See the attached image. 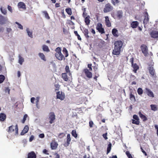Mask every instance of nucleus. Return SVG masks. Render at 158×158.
Returning a JSON list of instances; mask_svg holds the SVG:
<instances>
[{
    "instance_id": "nucleus-1",
    "label": "nucleus",
    "mask_w": 158,
    "mask_h": 158,
    "mask_svg": "<svg viewBox=\"0 0 158 158\" xmlns=\"http://www.w3.org/2000/svg\"><path fill=\"white\" fill-rule=\"evenodd\" d=\"M114 49L113 50L112 54L116 55H119L120 54L123 43L121 40H118L114 42Z\"/></svg>"
},
{
    "instance_id": "nucleus-2",
    "label": "nucleus",
    "mask_w": 158,
    "mask_h": 158,
    "mask_svg": "<svg viewBox=\"0 0 158 158\" xmlns=\"http://www.w3.org/2000/svg\"><path fill=\"white\" fill-rule=\"evenodd\" d=\"M56 53L55 56L57 59L62 60L65 59L64 56L61 53V49L60 47H58L55 50Z\"/></svg>"
},
{
    "instance_id": "nucleus-3",
    "label": "nucleus",
    "mask_w": 158,
    "mask_h": 158,
    "mask_svg": "<svg viewBox=\"0 0 158 158\" xmlns=\"http://www.w3.org/2000/svg\"><path fill=\"white\" fill-rule=\"evenodd\" d=\"M8 132H12L15 131V135H17L18 134V127L17 124H16L15 126L12 125L8 127V129L7 130Z\"/></svg>"
},
{
    "instance_id": "nucleus-4",
    "label": "nucleus",
    "mask_w": 158,
    "mask_h": 158,
    "mask_svg": "<svg viewBox=\"0 0 158 158\" xmlns=\"http://www.w3.org/2000/svg\"><path fill=\"white\" fill-rule=\"evenodd\" d=\"M140 48L142 51V52L144 54L145 56H148V49L147 46L144 44H142L141 47Z\"/></svg>"
},
{
    "instance_id": "nucleus-5",
    "label": "nucleus",
    "mask_w": 158,
    "mask_h": 158,
    "mask_svg": "<svg viewBox=\"0 0 158 158\" xmlns=\"http://www.w3.org/2000/svg\"><path fill=\"white\" fill-rule=\"evenodd\" d=\"M113 9V7L111 4L108 3L105 5V7L103 9V12L104 13H107L112 11Z\"/></svg>"
},
{
    "instance_id": "nucleus-6",
    "label": "nucleus",
    "mask_w": 158,
    "mask_h": 158,
    "mask_svg": "<svg viewBox=\"0 0 158 158\" xmlns=\"http://www.w3.org/2000/svg\"><path fill=\"white\" fill-rule=\"evenodd\" d=\"M96 29L98 32L102 34H104L105 33L104 29L102 27V25L101 23H98L96 27Z\"/></svg>"
},
{
    "instance_id": "nucleus-7",
    "label": "nucleus",
    "mask_w": 158,
    "mask_h": 158,
    "mask_svg": "<svg viewBox=\"0 0 158 158\" xmlns=\"http://www.w3.org/2000/svg\"><path fill=\"white\" fill-rule=\"evenodd\" d=\"M56 98L61 101L64 100L65 98L64 93L62 91L56 92Z\"/></svg>"
},
{
    "instance_id": "nucleus-8",
    "label": "nucleus",
    "mask_w": 158,
    "mask_h": 158,
    "mask_svg": "<svg viewBox=\"0 0 158 158\" xmlns=\"http://www.w3.org/2000/svg\"><path fill=\"white\" fill-rule=\"evenodd\" d=\"M55 115L53 112H51L49 114L48 119L49 120V123L50 124H52L54 122L56 119Z\"/></svg>"
},
{
    "instance_id": "nucleus-9",
    "label": "nucleus",
    "mask_w": 158,
    "mask_h": 158,
    "mask_svg": "<svg viewBox=\"0 0 158 158\" xmlns=\"http://www.w3.org/2000/svg\"><path fill=\"white\" fill-rule=\"evenodd\" d=\"M153 65V64L151 66H149L148 69L149 70L150 74H151V77H156V75L155 74V70L152 66Z\"/></svg>"
},
{
    "instance_id": "nucleus-10",
    "label": "nucleus",
    "mask_w": 158,
    "mask_h": 158,
    "mask_svg": "<svg viewBox=\"0 0 158 158\" xmlns=\"http://www.w3.org/2000/svg\"><path fill=\"white\" fill-rule=\"evenodd\" d=\"M61 77L63 80L65 81H68L70 78V77L66 73H63L61 74Z\"/></svg>"
},
{
    "instance_id": "nucleus-11",
    "label": "nucleus",
    "mask_w": 158,
    "mask_h": 158,
    "mask_svg": "<svg viewBox=\"0 0 158 158\" xmlns=\"http://www.w3.org/2000/svg\"><path fill=\"white\" fill-rule=\"evenodd\" d=\"M83 71L87 77L89 78L92 77V73L90 72L89 71L88 69H84Z\"/></svg>"
},
{
    "instance_id": "nucleus-12",
    "label": "nucleus",
    "mask_w": 158,
    "mask_h": 158,
    "mask_svg": "<svg viewBox=\"0 0 158 158\" xmlns=\"http://www.w3.org/2000/svg\"><path fill=\"white\" fill-rule=\"evenodd\" d=\"M7 20V17H5L0 15V24H3L6 23V22Z\"/></svg>"
},
{
    "instance_id": "nucleus-13",
    "label": "nucleus",
    "mask_w": 158,
    "mask_h": 158,
    "mask_svg": "<svg viewBox=\"0 0 158 158\" xmlns=\"http://www.w3.org/2000/svg\"><path fill=\"white\" fill-rule=\"evenodd\" d=\"M146 92L148 96H149L153 98L154 97V95L152 91L150 89L148 88H146Z\"/></svg>"
},
{
    "instance_id": "nucleus-14",
    "label": "nucleus",
    "mask_w": 158,
    "mask_h": 158,
    "mask_svg": "<svg viewBox=\"0 0 158 158\" xmlns=\"http://www.w3.org/2000/svg\"><path fill=\"white\" fill-rule=\"evenodd\" d=\"M71 140L70 135L69 134L67 135L66 142L64 144V145L65 147H67L69 146L70 144V142Z\"/></svg>"
},
{
    "instance_id": "nucleus-15",
    "label": "nucleus",
    "mask_w": 158,
    "mask_h": 158,
    "mask_svg": "<svg viewBox=\"0 0 158 158\" xmlns=\"http://www.w3.org/2000/svg\"><path fill=\"white\" fill-rule=\"evenodd\" d=\"M139 24V23L138 21H132L131 23V26L133 28H135L137 27Z\"/></svg>"
},
{
    "instance_id": "nucleus-16",
    "label": "nucleus",
    "mask_w": 158,
    "mask_h": 158,
    "mask_svg": "<svg viewBox=\"0 0 158 158\" xmlns=\"http://www.w3.org/2000/svg\"><path fill=\"white\" fill-rule=\"evenodd\" d=\"M18 6L19 8H22L23 10H26V6L23 2H19Z\"/></svg>"
},
{
    "instance_id": "nucleus-17",
    "label": "nucleus",
    "mask_w": 158,
    "mask_h": 158,
    "mask_svg": "<svg viewBox=\"0 0 158 158\" xmlns=\"http://www.w3.org/2000/svg\"><path fill=\"white\" fill-rule=\"evenodd\" d=\"M105 18V23L106 26L108 27H110L111 26V23L110 21L109 18L108 16H106Z\"/></svg>"
},
{
    "instance_id": "nucleus-18",
    "label": "nucleus",
    "mask_w": 158,
    "mask_h": 158,
    "mask_svg": "<svg viewBox=\"0 0 158 158\" xmlns=\"http://www.w3.org/2000/svg\"><path fill=\"white\" fill-rule=\"evenodd\" d=\"M29 129V127L27 125L25 126L23 129L21 133V135H24L27 132Z\"/></svg>"
},
{
    "instance_id": "nucleus-19",
    "label": "nucleus",
    "mask_w": 158,
    "mask_h": 158,
    "mask_svg": "<svg viewBox=\"0 0 158 158\" xmlns=\"http://www.w3.org/2000/svg\"><path fill=\"white\" fill-rule=\"evenodd\" d=\"M138 114L139 117L143 121H145L147 120V117L142 114L141 111H139Z\"/></svg>"
},
{
    "instance_id": "nucleus-20",
    "label": "nucleus",
    "mask_w": 158,
    "mask_h": 158,
    "mask_svg": "<svg viewBox=\"0 0 158 158\" xmlns=\"http://www.w3.org/2000/svg\"><path fill=\"white\" fill-rule=\"evenodd\" d=\"M36 156L34 152L32 151L28 154L27 158H36Z\"/></svg>"
},
{
    "instance_id": "nucleus-21",
    "label": "nucleus",
    "mask_w": 158,
    "mask_h": 158,
    "mask_svg": "<svg viewBox=\"0 0 158 158\" xmlns=\"http://www.w3.org/2000/svg\"><path fill=\"white\" fill-rule=\"evenodd\" d=\"M151 35L152 38H158V32L156 31H153L151 32Z\"/></svg>"
},
{
    "instance_id": "nucleus-22",
    "label": "nucleus",
    "mask_w": 158,
    "mask_h": 158,
    "mask_svg": "<svg viewBox=\"0 0 158 158\" xmlns=\"http://www.w3.org/2000/svg\"><path fill=\"white\" fill-rule=\"evenodd\" d=\"M112 33L115 37H117L118 36V31L116 28H114L112 29Z\"/></svg>"
},
{
    "instance_id": "nucleus-23",
    "label": "nucleus",
    "mask_w": 158,
    "mask_h": 158,
    "mask_svg": "<svg viewBox=\"0 0 158 158\" xmlns=\"http://www.w3.org/2000/svg\"><path fill=\"white\" fill-rule=\"evenodd\" d=\"M6 118V115L5 114L3 113L0 114V121H4Z\"/></svg>"
},
{
    "instance_id": "nucleus-24",
    "label": "nucleus",
    "mask_w": 158,
    "mask_h": 158,
    "mask_svg": "<svg viewBox=\"0 0 158 158\" xmlns=\"http://www.w3.org/2000/svg\"><path fill=\"white\" fill-rule=\"evenodd\" d=\"M62 52L64 56V58L67 57L69 56V53L68 51L67 50L66 48L64 47L63 48Z\"/></svg>"
},
{
    "instance_id": "nucleus-25",
    "label": "nucleus",
    "mask_w": 158,
    "mask_h": 158,
    "mask_svg": "<svg viewBox=\"0 0 158 158\" xmlns=\"http://www.w3.org/2000/svg\"><path fill=\"white\" fill-rule=\"evenodd\" d=\"M65 69L66 71L65 73H68V75L69 76H70L71 77H72V74L69 70V67L68 65H66V66L65 68Z\"/></svg>"
},
{
    "instance_id": "nucleus-26",
    "label": "nucleus",
    "mask_w": 158,
    "mask_h": 158,
    "mask_svg": "<svg viewBox=\"0 0 158 158\" xmlns=\"http://www.w3.org/2000/svg\"><path fill=\"white\" fill-rule=\"evenodd\" d=\"M132 66L134 69L133 71L135 73H136L137 71L139 69V66L136 63L132 65Z\"/></svg>"
},
{
    "instance_id": "nucleus-27",
    "label": "nucleus",
    "mask_w": 158,
    "mask_h": 158,
    "mask_svg": "<svg viewBox=\"0 0 158 158\" xmlns=\"http://www.w3.org/2000/svg\"><path fill=\"white\" fill-rule=\"evenodd\" d=\"M90 17L89 15H88L85 18V22L86 25H89L90 23Z\"/></svg>"
},
{
    "instance_id": "nucleus-28",
    "label": "nucleus",
    "mask_w": 158,
    "mask_h": 158,
    "mask_svg": "<svg viewBox=\"0 0 158 158\" xmlns=\"http://www.w3.org/2000/svg\"><path fill=\"white\" fill-rule=\"evenodd\" d=\"M42 49L43 50L44 52H48L50 51V49L48 47L45 45H43Z\"/></svg>"
},
{
    "instance_id": "nucleus-29",
    "label": "nucleus",
    "mask_w": 158,
    "mask_h": 158,
    "mask_svg": "<svg viewBox=\"0 0 158 158\" xmlns=\"http://www.w3.org/2000/svg\"><path fill=\"white\" fill-rule=\"evenodd\" d=\"M38 55L41 59L44 60V61H46V59L45 58V56L43 53H39Z\"/></svg>"
},
{
    "instance_id": "nucleus-30",
    "label": "nucleus",
    "mask_w": 158,
    "mask_h": 158,
    "mask_svg": "<svg viewBox=\"0 0 158 158\" xmlns=\"http://www.w3.org/2000/svg\"><path fill=\"white\" fill-rule=\"evenodd\" d=\"M117 17L119 18L120 19L123 16V12L122 10H118L117 11L116 15Z\"/></svg>"
},
{
    "instance_id": "nucleus-31",
    "label": "nucleus",
    "mask_w": 158,
    "mask_h": 158,
    "mask_svg": "<svg viewBox=\"0 0 158 158\" xmlns=\"http://www.w3.org/2000/svg\"><path fill=\"white\" fill-rule=\"evenodd\" d=\"M51 146L52 149H55L57 147L58 144L55 142L52 143H51Z\"/></svg>"
},
{
    "instance_id": "nucleus-32",
    "label": "nucleus",
    "mask_w": 158,
    "mask_h": 158,
    "mask_svg": "<svg viewBox=\"0 0 158 158\" xmlns=\"http://www.w3.org/2000/svg\"><path fill=\"white\" fill-rule=\"evenodd\" d=\"M150 107L152 110L154 111H156L158 110L157 106L156 105L152 104L150 105Z\"/></svg>"
},
{
    "instance_id": "nucleus-33",
    "label": "nucleus",
    "mask_w": 158,
    "mask_h": 158,
    "mask_svg": "<svg viewBox=\"0 0 158 158\" xmlns=\"http://www.w3.org/2000/svg\"><path fill=\"white\" fill-rule=\"evenodd\" d=\"M84 33L85 36V37L87 39H88L89 37V36L88 35L89 31L88 29H85L84 30Z\"/></svg>"
},
{
    "instance_id": "nucleus-34",
    "label": "nucleus",
    "mask_w": 158,
    "mask_h": 158,
    "mask_svg": "<svg viewBox=\"0 0 158 158\" xmlns=\"http://www.w3.org/2000/svg\"><path fill=\"white\" fill-rule=\"evenodd\" d=\"M112 144L110 143H109L108 145V147L107 149V154L108 153H109L111 149V148Z\"/></svg>"
},
{
    "instance_id": "nucleus-35",
    "label": "nucleus",
    "mask_w": 158,
    "mask_h": 158,
    "mask_svg": "<svg viewBox=\"0 0 158 158\" xmlns=\"http://www.w3.org/2000/svg\"><path fill=\"white\" fill-rule=\"evenodd\" d=\"M19 63L21 65H22L23 64V63L24 61V58L20 55L19 56Z\"/></svg>"
},
{
    "instance_id": "nucleus-36",
    "label": "nucleus",
    "mask_w": 158,
    "mask_h": 158,
    "mask_svg": "<svg viewBox=\"0 0 158 158\" xmlns=\"http://www.w3.org/2000/svg\"><path fill=\"white\" fill-rule=\"evenodd\" d=\"M130 99L131 101L134 102L136 101L135 96L131 93L130 94Z\"/></svg>"
},
{
    "instance_id": "nucleus-37",
    "label": "nucleus",
    "mask_w": 158,
    "mask_h": 158,
    "mask_svg": "<svg viewBox=\"0 0 158 158\" xmlns=\"http://www.w3.org/2000/svg\"><path fill=\"white\" fill-rule=\"evenodd\" d=\"M120 1L119 0H111V2L114 6H115L119 3Z\"/></svg>"
},
{
    "instance_id": "nucleus-38",
    "label": "nucleus",
    "mask_w": 158,
    "mask_h": 158,
    "mask_svg": "<svg viewBox=\"0 0 158 158\" xmlns=\"http://www.w3.org/2000/svg\"><path fill=\"white\" fill-rule=\"evenodd\" d=\"M26 30L29 36L31 38H33L32 31H29V29L28 28Z\"/></svg>"
},
{
    "instance_id": "nucleus-39",
    "label": "nucleus",
    "mask_w": 158,
    "mask_h": 158,
    "mask_svg": "<svg viewBox=\"0 0 158 158\" xmlns=\"http://www.w3.org/2000/svg\"><path fill=\"white\" fill-rule=\"evenodd\" d=\"M65 11L69 15H71L72 14V11L70 8H67L65 9Z\"/></svg>"
},
{
    "instance_id": "nucleus-40",
    "label": "nucleus",
    "mask_w": 158,
    "mask_h": 158,
    "mask_svg": "<svg viewBox=\"0 0 158 158\" xmlns=\"http://www.w3.org/2000/svg\"><path fill=\"white\" fill-rule=\"evenodd\" d=\"M71 134L75 138L77 137V135L76 133V131L75 130H72Z\"/></svg>"
},
{
    "instance_id": "nucleus-41",
    "label": "nucleus",
    "mask_w": 158,
    "mask_h": 158,
    "mask_svg": "<svg viewBox=\"0 0 158 158\" xmlns=\"http://www.w3.org/2000/svg\"><path fill=\"white\" fill-rule=\"evenodd\" d=\"M43 13L45 15V17L47 19H50V17L49 16L48 14L47 11H44L43 12Z\"/></svg>"
},
{
    "instance_id": "nucleus-42",
    "label": "nucleus",
    "mask_w": 158,
    "mask_h": 158,
    "mask_svg": "<svg viewBox=\"0 0 158 158\" xmlns=\"http://www.w3.org/2000/svg\"><path fill=\"white\" fill-rule=\"evenodd\" d=\"M137 93L138 94L141 95L143 93V90L142 88H139L137 89Z\"/></svg>"
},
{
    "instance_id": "nucleus-43",
    "label": "nucleus",
    "mask_w": 158,
    "mask_h": 158,
    "mask_svg": "<svg viewBox=\"0 0 158 158\" xmlns=\"http://www.w3.org/2000/svg\"><path fill=\"white\" fill-rule=\"evenodd\" d=\"M5 79V77L3 75H0V83H2Z\"/></svg>"
},
{
    "instance_id": "nucleus-44",
    "label": "nucleus",
    "mask_w": 158,
    "mask_h": 158,
    "mask_svg": "<svg viewBox=\"0 0 158 158\" xmlns=\"http://www.w3.org/2000/svg\"><path fill=\"white\" fill-rule=\"evenodd\" d=\"M132 123L133 124L137 125L139 124V120H136L134 119H132Z\"/></svg>"
},
{
    "instance_id": "nucleus-45",
    "label": "nucleus",
    "mask_w": 158,
    "mask_h": 158,
    "mask_svg": "<svg viewBox=\"0 0 158 158\" xmlns=\"http://www.w3.org/2000/svg\"><path fill=\"white\" fill-rule=\"evenodd\" d=\"M0 10L2 13L4 15H6L7 13L6 10L5 9H3L2 7L0 8Z\"/></svg>"
},
{
    "instance_id": "nucleus-46",
    "label": "nucleus",
    "mask_w": 158,
    "mask_h": 158,
    "mask_svg": "<svg viewBox=\"0 0 158 158\" xmlns=\"http://www.w3.org/2000/svg\"><path fill=\"white\" fill-rule=\"evenodd\" d=\"M27 116H27V114H25L24 115L23 119L22 120V123H25V121L26 120V118H27Z\"/></svg>"
},
{
    "instance_id": "nucleus-47",
    "label": "nucleus",
    "mask_w": 158,
    "mask_h": 158,
    "mask_svg": "<svg viewBox=\"0 0 158 158\" xmlns=\"http://www.w3.org/2000/svg\"><path fill=\"white\" fill-rule=\"evenodd\" d=\"M144 16V18L149 19L148 15V12L146 11L144 12L143 13Z\"/></svg>"
},
{
    "instance_id": "nucleus-48",
    "label": "nucleus",
    "mask_w": 158,
    "mask_h": 158,
    "mask_svg": "<svg viewBox=\"0 0 158 158\" xmlns=\"http://www.w3.org/2000/svg\"><path fill=\"white\" fill-rule=\"evenodd\" d=\"M15 23L18 25V27L20 29H23V26L19 23L17 22H16Z\"/></svg>"
},
{
    "instance_id": "nucleus-49",
    "label": "nucleus",
    "mask_w": 158,
    "mask_h": 158,
    "mask_svg": "<svg viewBox=\"0 0 158 158\" xmlns=\"http://www.w3.org/2000/svg\"><path fill=\"white\" fill-rule=\"evenodd\" d=\"M85 8L84 9V12H83V14H82V16L84 18H85L86 17H87V14L85 12Z\"/></svg>"
},
{
    "instance_id": "nucleus-50",
    "label": "nucleus",
    "mask_w": 158,
    "mask_h": 158,
    "mask_svg": "<svg viewBox=\"0 0 158 158\" xmlns=\"http://www.w3.org/2000/svg\"><path fill=\"white\" fill-rule=\"evenodd\" d=\"M133 118L134 119V120H139V118L138 117V116L136 114H134L133 115Z\"/></svg>"
},
{
    "instance_id": "nucleus-51",
    "label": "nucleus",
    "mask_w": 158,
    "mask_h": 158,
    "mask_svg": "<svg viewBox=\"0 0 158 158\" xmlns=\"http://www.w3.org/2000/svg\"><path fill=\"white\" fill-rule=\"evenodd\" d=\"M107 133H105L103 134L102 135L103 137L105 139V140H107L108 139V138L107 137Z\"/></svg>"
},
{
    "instance_id": "nucleus-52",
    "label": "nucleus",
    "mask_w": 158,
    "mask_h": 158,
    "mask_svg": "<svg viewBox=\"0 0 158 158\" xmlns=\"http://www.w3.org/2000/svg\"><path fill=\"white\" fill-rule=\"evenodd\" d=\"M89 126L91 128L93 127V125L94 124L93 122L92 121H90L89 123Z\"/></svg>"
},
{
    "instance_id": "nucleus-53",
    "label": "nucleus",
    "mask_w": 158,
    "mask_h": 158,
    "mask_svg": "<svg viewBox=\"0 0 158 158\" xmlns=\"http://www.w3.org/2000/svg\"><path fill=\"white\" fill-rule=\"evenodd\" d=\"M149 19H144L143 21V23L145 24H147L148 22Z\"/></svg>"
},
{
    "instance_id": "nucleus-54",
    "label": "nucleus",
    "mask_w": 158,
    "mask_h": 158,
    "mask_svg": "<svg viewBox=\"0 0 158 158\" xmlns=\"http://www.w3.org/2000/svg\"><path fill=\"white\" fill-rule=\"evenodd\" d=\"M34 139V136L33 135H31L30 136L29 141L30 142H31Z\"/></svg>"
},
{
    "instance_id": "nucleus-55",
    "label": "nucleus",
    "mask_w": 158,
    "mask_h": 158,
    "mask_svg": "<svg viewBox=\"0 0 158 158\" xmlns=\"http://www.w3.org/2000/svg\"><path fill=\"white\" fill-rule=\"evenodd\" d=\"M43 153L47 155H49V153H48V151L46 149H44L43 151Z\"/></svg>"
},
{
    "instance_id": "nucleus-56",
    "label": "nucleus",
    "mask_w": 158,
    "mask_h": 158,
    "mask_svg": "<svg viewBox=\"0 0 158 158\" xmlns=\"http://www.w3.org/2000/svg\"><path fill=\"white\" fill-rule=\"evenodd\" d=\"M54 155L55 156V158H60V155L56 153H55Z\"/></svg>"
},
{
    "instance_id": "nucleus-57",
    "label": "nucleus",
    "mask_w": 158,
    "mask_h": 158,
    "mask_svg": "<svg viewBox=\"0 0 158 158\" xmlns=\"http://www.w3.org/2000/svg\"><path fill=\"white\" fill-rule=\"evenodd\" d=\"M55 86L56 88V90H58L59 89L60 85L58 84H55Z\"/></svg>"
},
{
    "instance_id": "nucleus-58",
    "label": "nucleus",
    "mask_w": 158,
    "mask_h": 158,
    "mask_svg": "<svg viewBox=\"0 0 158 158\" xmlns=\"http://www.w3.org/2000/svg\"><path fill=\"white\" fill-rule=\"evenodd\" d=\"M39 137L41 138H43L44 137V134H40L39 135Z\"/></svg>"
},
{
    "instance_id": "nucleus-59",
    "label": "nucleus",
    "mask_w": 158,
    "mask_h": 158,
    "mask_svg": "<svg viewBox=\"0 0 158 158\" xmlns=\"http://www.w3.org/2000/svg\"><path fill=\"white\" fill-rule=\"evenodd\" d=\"M141 149L143 153L144 154L145 156L147 155V154L145 151L142 147H141Z\"/></svg>"
},
{
    "instance_id": "nucleus-60",
    "label": "nucleus",
    "mask_w": 158,
    "mask_h": 158,
    "mask_svg": "<svg viewBox=\"0 0 158 158\" xmlns=\"http://www.w3.org/2000/svg\"><path fill=\"white\" fill-rule=\"evenodd\" d=\"M91 64H88V67L89 68V70L90 71H91L92 70V68L91 67Z\"/></svg>"
},
{
    "instance_id": "nucleus-61",
    "label": "nucleus",
    "mask_w": 158,
    "mask_h": 158,
    "mask_svg": "<svg viewBox=\"0 0 158 158\" xmlns=\"http://www.w3.org/2000/svg\"><path fill=\"white\" fill-rule=\"evenodd\" d=\"M7 8H8V10H9L11 12H12V9L11 7L10 6L8 5Z\"/></svg>"
},
{
    "instance_id": "nucleus-62",
    "label": "nucleus",
    "mask_w": 158,
    "mask_h": 158,
    "mask_svg": "<svg viewBox=\"0 0 158 158\" xmlns=\"http://www.w3.org/2000/svg\"><path fill=\"white\" fill-rule=\"evenodd\" d=\"M6 31L8 33H9L10 32L12 31V30L11 28H7Z\"/></svg>"
},
{
    "instance_id": "nucleus-63",
    "label": "nucleus",
    "mask_w": 158,
    "mask_h": 158,
    "mask_svg": "<svg viewBox=\"0 0 158 158\" xmlns=\"http://www.w3.org/2000/svg\"><path fill=\"white\" fill-rule=\"evenodd\" d=\"M130 61L131 63V65L133 64V62H134V58H131L130 59Z\"/></svg>"
},
{
    "instance_id": "nucleus-64",
    "label": "nucleus",
    "mask_w": 158,
    "mask_h": 158,
    "mask_svg": "<svg viewBox=\"0 0 158 158\" xmlns=\"http://www.w3.org/2000/svg\"><path fill=\"white\" fill-rule=\"evenodd\" d=\"M35 98L32 97L31 98V102L32 103H34V101L35 100Z\"/></svg>"
}]
</instances>
